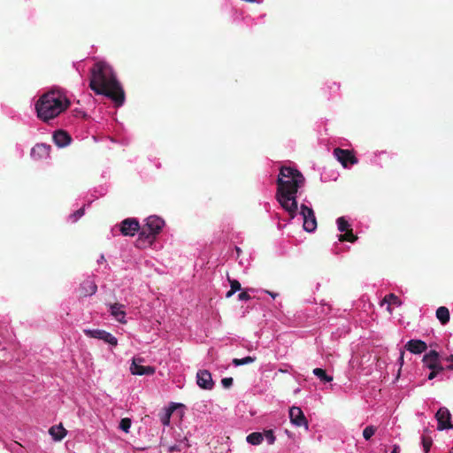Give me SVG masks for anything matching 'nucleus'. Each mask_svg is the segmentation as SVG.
<instances>
[{
    "mask_svg": "<svg viewBox=\"0 0 453 453\" xmlns=\"http://www.w3.org/2000/svg\"><path fill=\"white\" fill-rule=\"evenodd\" d=\"M305 179L297 169L281 166L277 179L276 198L280 204L294 219L297 211L296 193L303 186Z\"/></svg>",
    "mask_w": 453,
    "mask_h": 453,
    "instance_id": "f257e3e1",
    "label": "nucleus"
},
{
    "mask_svg": "<svg viewBox=\"0 0 453 453\" xmlns=\"http://www.w3.org/2000/svg\"><path fill=\"white\" fill-rule=\"evenodd\" d=\"M90 73L89 88L96 94L111 98L117 106L123 104L125 93L110 65L97 62L91 68Z\"/></svg>",
    "mask_w": 453,
    "mask_h": 453,
    "instance_id": "f03ea898",
    "label": "nucleus"
},
{
    "mask_svg": "<svg viewBox=\"0 0 453 453\" xmlns=\"http://www.w3.org/2000/svg\"><path fill=\"white\" fill-rule=\"evenodd\" d=\"M71 104L65 92L52 88L42 94L35 103L37 117L48 122L64 112Z\"/></svg>",
    "mask_w": 453,
    "mask_h": 453,
    "instance_id": "7ed1b4c3",
    "label": "nucleus"
},
{
    "mask_svg": "<svg viewBox=\"0 0 453 453\" xmlns=\"http://www.w3.org/2000/svg\"><path fill=\"white\" fill-rule=\"evenodd\" d=\"M164 226L165 221L163 219L157 216L148 217L145 224L141 227L139 238L136 241V247L142 249L147 245H151Z\"/></svg>",
    "mask_w": 453,
    "mask_h": 453,
    "instance_id": "20e7f679",
    "label": "nucleus"
},
{
    "mask_svg": "<svg viewBox=\"0 0 453 453\" xmlns=\"http://www.w3.org/2000/svg\"><path fill=\"white\" fill-rule=\"evenodd\" d=\"M301 215L303 220V229L309 233L313 232L317 228V220L313 210L305 204H302Z\"/></svg>",
    "mask_w": 453,
    "mask_h": 453,
    "instance_id": "39448f33",
    "label": "nucleus"
},
{
    "mask_svg": "<svg viewBox=\"0 0 453 453\" xmlns=\"http://www.w3.org/2000/svg\"><path fill=\"white\" fill-rule=\"evenodd\" d=\"M334 156L342 164L344 168L357 164L358 160L355 157L354 153L349 150H343L341 148H335L334 150Z\"/></svg>",
    "mask_w": 453,
    "mask_h": 453,
    "instance_id": "423d86ee",
    "label": "nucleus"
},
{
    "mask_svg": "<svg viewBox=\"0 0 453 453\" xmlns=\"http://www.w3.org/2000/svg\"><path fill=\"white\" fill-rule=\"evenodd\" d=\"M435 418L438 422V430L441 431L445 429L453 428V424L451 422V414L446 407H441L437 411Z\"/></svg>",
    "mask_w": 453,
    "mask_h": 453,
    "instance_id": "0eeeda50",
    "label": "nucleus"
},
{
    "mask_svg": "<svg viewBox=\"0 0 453 453\" xmlns=\"http://www.w3.org/2000/svg\"><path fill=\"white\" fill-rule=\"evenodd\" d=\"M84 334L91 338H96L103 340L104 342L109 343L111 346H116L118 344V340L116 337H114L111 334L104 331V330H99V329H85Z\"/></svg>",
    "mask_w": 453,
    "mask_h": 453,
    "instance_id": "6e6552de",
    "label": "nucleus"
},
{
    "mask_svg": "<svg viewBox=\"0 0 453 453\" xmlns=\"http://www.w3.org/2000/svg\"><path fill=\"white\" fill-rule=\"evenodd\" d=\"M289 418L293 425L308 429V421L301 408L296 406L291 407L289 410Z\"/></svg>",
    "mask_w": 453,
    "mask_h": 453,
    "instance_id": "1a4fd4ad",
    "label": "nucleus"
},
{
    "mask_svg": "<svg viewBox=\"0 0 453 453\" xmlns=\"http://www.w3.org/2000/svg\"><path fill=\"white\" fill-rule=\"evenodd\" d=\"M142 361V358H133L130 366L131 373L134 375H153L155 373V368L153 366L142 365L141 363Z\"/></svg>",
    "mask_w": 453,
    "mask_h": 453,
    "instance_id": "9d476101",
    "label": "nucleus"
},
{
    "mask_svg": "<svg viewBox=\"0 0 453 453\" xmlns=\"http://www.w3.org/2000/svg\"><path fill=\"white\" fill-rule=\"evenodd\" d=\"M140 229V224L136 219L128 218L121 222L120 232L123 235L134 236Z\"/></svg>",
    "mask_w": 453,
    "mask_h": 453,
    "instance_id": "9b49d317",
    "label": "nucleus"
},
{
    "mask_svg": "<svg viewBox=\"0 0 453 453\" xmlns=\"http://www.w3.org/2000/svg\"><path fill=\"white\" fill-rule=\"evenodd\" d=\"M423 363L430 370H443V366L440 363V355L436 350H430L423 357Z\"/></svg>",
    "mask_w": 453,
    "mask_h": 453,
    "instance_id": "f8f14e48",
    "label": "nucleus"
},
{
    "mask_svg": "<svg viewBox=\"0 0 453 453\" xmlns=\"http://www.w3.org/2000/svg\"><path fill=\"white\" fill-rule=\"evenodd\" d=\"M50 145L45 143H37L31 150V157L35 160L46 159L50 157Z\"/></svg>",
    "mask_w": 453,
    "mask_h": 453,
    "instance_id": "ddd939ff",
    "label": "nucleus"
},
{
    "mask_svg": "<svg viewBox=\"0 0 453 453\" xmlns=\"http://www.w3.org/2000/svg\"><path fill=\"white\" fill-rule=\"evenodd\" d=\"M196 382L201 388L207 390H211L214 385L211 374L207 370H200L197 372Z\"/></svg>",
    "mask_w": 453,
    "mask_h": 453,
    "instance_id": "4468645a",
    "label": "nucleus"
},
{
    "mask_svg": "<svg viewBox=\"0 0 453 453\" xmlns=\"http://www.w3.org/2000/svg\"><path fill=\"white\" fill-rule=\"evenodd\" d=\"M96 290L97 286L95 280L89 278L83 280L78 288V292L81 297L92 296L96 292Z\"/></svg>",
    "mask_w": 453,
    "mask_h": 453,
    "instance_id": "2eb2a0df",
    "label": "nucleus"
},
{
    "mask_svg": "<svg viewBox=\"0 0 453 453\" xmlns=\"http://www.w3.org/2000/svg\"><path fill=\"white\" fill-rule=\"evenodd\" d=\"M52 138L55 144L59 148L65 147L72 142L71 135L66 131L62 129L55 131Z\"/></svg>",
    "mask_w": 453,
    "mask_h": 453,
    "instance_id": "dca6fc26",
    "label": "nucleus"
},
{
    "mask_svg": "<svg viewBox=\"0 0 453 453\" xmlns=\"http://www.w3.org/2000/svg\"><path fill=\"white\" fill-rule=\"evenodd\" d=\"M405 349L413 354H421L427 349V345L424 341L421 340H410Z\"/></svg>",
    "mask_w": 453,
    "mask_h": 453,
    "instance_id": "f3484780",
    "label": "nucleus"
},
{
    "mask_svg": "<svg viewBox=\"0 0 453 453\" xmlns=\"http://www.w3.org/2000/svg\"><path fill=\"white\" fill-rule=\"evenodd\" d=\"M124 308L123 304L118 303L110 305L111 314L120 323H126Z\"/></svg>",
    "mask_w": 453,
    "mask_h": 453,
    "instance_id": "a211bd4d",
    "label": "nucleus"
},
{
    "mask_svg": "<svg viewBox=\"0 0 453 453\" xmlns=\"http://www.w3.org/2000/svg\"><path fill=\"white\" fill-rule=\"evenodd\" d=\"M49 433L55 441H61L66 435V430L62 425L51 426Z\"/></svg>",
    "mask_w": 453,
    "mask_h": 453,
    "instance_id": "6ab92c4d",
    "label": "nucleus"
},
{
    "mask_svg": "<svg viewBox=\"0 0 453 453\" xmlns=\"http://www.w3.org/2000/svg\"><path fill=\"white\" fill-rule=\"evenodd\" d=\"M436 317L442 325H446L449 321V311L447 307L441 306L436 311Z\"/></svg>",
    "mask_w": 453,
    "mask_h": 453,
    "instance_id": "aec40b11",
    "label": "nucleus"
},
{
    "mask_svg": "<svg viewBox=\"0 0 453 453\" xmlns=\"http://www.w3.org/2000/svg\"><path fill=\"white\" fill-rule=\"evenodd\" d=\"M357 237L353 234L352 228L345 231L344 234H341L338 235L339 242H356Z\"/></svg>",
    "mask_w": 453,
    "mask_h": 453,
    "instance_id": "412c9836",
    "label": "nucleus"
},
{
    "mask_svg": "<svg viewBox=\"0 0 453 453\" xmlns=\"http://www.w3.org/2000/svg\"><path fill=\"white\" fill-rule=\"evenodd\" d=\"M174 410L175 406H171L167 409H165L164 412L160 414V420L164 426H168L170 424V418Z\"/></svg>",
    "mask_w": 453,
    "mask_h": 453,
    "instance_id": "4be33fe9",
    "label": "nucleus"
},
{
    "mask_svg": "<svg viewBox=\"0 0 453 453\" xmlns=\"http://www.w3.org/2000/svg\"><path fill=\"white\" fill-rule=\"evenodd\" d=\"M228 281L230 283V290L226 292V297L230 298L235 292L241 290V283L237 280H232L228 277Z\"/></svg>",
    "mask_w": 453,
    "mask_h": 453,
    "instance_id": "5701e85b",
    "label": "nucleus"
},
{
    "mask_svg": "<svg viewBox=\"0 0 453 453\" xmlns=\"http://www.w3.org/2000/svg\"><path fill=\"white\" fill-rule=\"evenodd\" d=\"M264 440L262 433L254 432L247 436V441L252 445H258Z\"/></svg>",
    "mask_w": 453,
    "mask_h": 453,
    "instance_id": "b1692460",
    "label": "nucleus"
},
{
    "mask_svg": "<svg viewBox=\"0 0 453 453\" xmlns=\"http://www.w3.org/2000/svg\"><path fill=\"white\" fill-rule=\"evenodd\" d=\"M313 374L317 376L323 382H330L333 380V377L326 374V371L322 368H315Z\"/></svg>",
    "mask_w": 453,
    "mask_h": 453,
    "instance_id": "393cba45",
    "label": "nucleus"
},
{
    "mask_svg": "<svg viewBox=\"0 0 453 453\" xmlns=\"http://www.w3.org/2000/svg\"><path fill=\"white\" fill-rule=\"evenodd\" d=\"M382 303H388V305H390V304H395L396 306L402 305V301L400 300V298L392 293L386 295L382 300Z\"/></svg>",
    "mask_w": 453,
    "mask_h": 453,
    "instance_id": "a878e982",
    "label": "nucleus"
},
{
    "mask_svg": "<svg viewBox=\"0 0 453 453\" xmlns=\"http://www.w3.org/2000/svg\"><path fill=\"white\" fill-rule=\"evenodd\" d=\"M256 359H257L256 357L248 356L243 358H234L232 362L235 366H240V365H243L251 364V363L255 362Z\"/></svg>",
    "mask_w": 453,
    "mask_h": 453,
    "instance_id": "bb28decb",
    "label": "nucleus"
},
{
    "mask_svg": "<svg viewBox=\"0 0 453 453\" xmlns=\"http://www.w3.org/2000/svg\"><path fill=\"white\" fill-rule=\"evenodd\" d=\"M336 222H337L338 230L342 233L351 228L349 222L345 219L344 217L338 218Z\"/></svg>",
    "mask_w": 453,
    "mask_h": 453,
    "instance_id": "cd10ccee",
    "label": "nucleus"
},
{
    "mask_svg": "<svg viewBox=\"0 0 453 453\" xmlns=\"http://www.w3.org/2000/svg\"><path fill=\"white\" fill-rule=\"evenodd\" d=\"M376 427L373 426H366L363 431V436L364 438L368 441L370 440L375 434Z\"/></svg>",
    "mask_w": 453,
    "mask_h": 453,
    "instance_id": "c85d7f7f",
    "label": "nucleus"
},
{
    "mask_svg": "<svg viewBox=\"0 0 453 453\" xmlns=\"http://www.w3.org/2000/svg\"><path fill=\"white\" fill-rule=\"evenodd\" d=\"M131 419L128 418H124L120 420V423H119V428L126 432V433H128L129 431V428L131 426Z\"/></svg>",
    "mask_w": 453,
    "mask_h": 453,
    "instance_id": "c756f323",
    "label": "nucleus"
},
{
    "mask_svg": "<svg viewBox=\"0 0 453 453\" xmlns=\"http://www.w3.org/2000/svg\"><path fill=\"white\" fill-rule=\"evenodd\" d=\"M264 438L266 440L267 443L272 445L275 441V436L273 434V430H266L262 434Z\"/></svg>",
    "mask_w": 453,
    "mask_h": 453,
    "instance_id": "7c9ffc66",
    "label": "nucleus"
},
{
    "mask_svg": "<svg viewBox=\"0 0 453 453\" xmlns=\"http://www.w3.org/2000/svg\"><path fill=\"white\" fill-rule=\"evenodd\" d=\"M422 444H423V448H424V450L426 453H428L431 447H432V444H433V440L432 438L430 437H423L422 438Z\"/></svg>",
    "mask_w": 453,
    "mask_h": 453,
    "instance_id": "2f4dec72",
    "label": "nucleus"
},
{
    "mask_svg": "<svg viewBox=\"0 0 453 453\" xmlns=\"http://www.w3.org/2000/svg\"><path fill=\"white\" fill-rule=\"evenodd\" d=\"M84 208H80L76 211H74L73 214L70 215V218L73 222L77 221L84 214Z\"/></svg>",
    "mask_w": 453,
    "mask_h": 453,
    "instance_id": "473e14b6",
    "label": "nucleus"
},
{
    "mask_svg": "<svg viewBox=\"0 0 453 453\" xmlns=\"http://www.w3.org/2000/svg\"><path fill=\"white\" fill-rule=\"evenodd\" d=\"M233 381H234L233 378L226 377V378L222 379L221 383L224 388H228L233 385Z\"/></svg>",
    "mask_w": 453,
    "mask_h": 453,
    "instance_id": "72a5a7b5",
    "label": "nucleus"
},
{
    "mask_svg": "<svg viewBox=\"0 0 453 453\" xmlns=\"http://www.w3.org/2000/svg\"><path fill=\"white\" fill-rule=\"evenodd\" d=\"M251 297L248 294L247 291H242L241 292L239 295H238V299L240 301H247V300H250Z\"/></svg>",
    "mask_w": 453,
    "mask_h": 453,
    "instance_id": "f704fd0d",
    "label": "nucleus"
},
{
    "mask_svg": "<svg viewBox=\"0 0 453 453\" xmlns=\"http://www.w3.org/2000/svg\"><path fill=\"white\" fill-rule=\"evenodd\" d=\"M442 371L443 370H438V369L431 370V372L428 374V377H427L428 380H431L434 379L437 376V374Z\"/></svg>",
    "mask_w": 453,
    "mask_h": 453,
    "instance_id": "c9c22d12",
    "label": "nucleus"
},
{
    "mask_svg": "<svg viewBox=\"0 0 453 453\" xmlns=\"http://www.w3.org/2000/svg\"><path fill=\"white\" fill-rule=\"evenodd\" d=\"M168 451L169 452L180 451V449L178 445H173L168 448Z\"/></svg>",
    "mask_w": 453,
    "mask_h": 453,
    "instance_id": "e433bc0d",
    "label": "nucleus"
},
{
    "mask_svg": "<svg viewBox=\"0 0 453 453\" xmlns=\"http://www.w3.org/2000/svg\"><path fill=\"white\" fill-rule=\"evenodd\" d=\"M400 451V447L398 445H394V448H393V450L391 451V453H399Z\"/></svg>",
    "mask_w": 453,
    "mask_h": 453,
    "instance_id": "4c0bfd02",
    "label": "nucleus"
},
{
    "mask_svg": "<svg viewBox=\"0 0 453 453\" xmlns=\"http://www.w3.org/2000/svg\"><path fill=\"white\" fill-rule=\"evenodd\" d=\"M403 356H404V352H403V351H401L400 357H399V361H400L401 365H402V364H403Z\"/></svg>",
    "mask_w": 453,
    "mask_h": 453,
    "instance_id": "58836bf2",
    "label": "nucleus"
},
{
    "mask_svg": "<svg viewBox=\"0 0 453 453\" xmlns=\"http://www.w3.org/2000/svg\"><path fill=\"white\" fill-rule=\"evenodd\" d=\"M266 293H267L268 295H270L273 298H275V297L278 296V294H277V293H273V292H270V291H266Z\"/></svg>",
    "mask_w": 453,
    "mask_h": 453,
    "instance_id": "ea45409f",
    "label": "nucleus"
},
{
    "mask_svg": "<svg viewBox=\"0 0 453 453\" xmlns=\"http://www.w3.org/2000/svg\"><path fill=\"white\" fill-rule=\"evenodd\" d=\"M447 369L453 371V364H450L449 365H448Z\"/></svg>",
    "mask_w": 453,
    "mask_h": 453,
    "instance_id": "a19ab883",
    "label": "nucleus"
},
{
    "mask_svg": "<svg viewBox=\"0 0 453 453\" xmlns=\"http://www.w3.org/2000/svg\"><path fill=\"white\" fill-rule=\"evenodd\" d=\"M447 361H453V355L447 357Z\"/></svg>",
    "mask_w": 453,
    "mask_h": 453,
    "instance_id": "79ce46f5",
    "label": "nucleus"
},
{
    "mask_svg": "<svg viewBox=\"0 0 453 453\" xmlns=\"http://www.w3.org/2000/svg\"><path fill=\"white\" fill-rule=\"evenodd\" d=\"M449 453H453V447L449 449Z\"/></svg>",
    "mask_w": 453,
    "mask_h": 453,
    "instance_id": "37998d69",
    "label": "nucleus"
},
{
    "mask_svg": "<svg viewBox=\"0 0 453 453\" xmlns=\"http://www.w3.org/2000/svg\"><path fill=\"white\" fill-rule=\"evenodd\" d=\"M384 453H386V450L384 451Z\"/></svg>",
    "mask_w": 453,
    "mask_h": 453,
    "instance_id": "c03bdc74",
    "label": "nucleus"
}]
</instances>
